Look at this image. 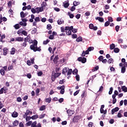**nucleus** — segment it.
<instances>
[{
  "label": "nucleus",
  "instance_id": "58836bf2",
  "mask_svg": "<svg viewBox=\"0 0 127 127\" xmlns=\"http://www.w3.org/2000/svg\"><path fill=\"white\" fill-rule=\"evenodd\" d=\"M20 16H21V18H23L25 17V14H24V12L21 11L20 12Z\"/></svg>",
  "mask_w": 127,
  "mask_h": 127
},
{
  "label": "nucleus",
  "instance_id": "20e7f679",
  "mask_svg": "<svg viewBox=\"0 0 127 127\" xmlns=\"http://www.w3.org/2000/svg\"><path fill=\"white\" fill-rule=\"evenodd\" d=\"M77 60L79 61V62H81V63L83 64L86 63V62H87V59L85 57H79L77 58Z\"/></svg>",
  "mask_w": 127,
  "mask_h": 127
},
{
  "label": "nucleus",
  "instance_id": "bf43d9fd",
  "mask_svg": "<svg viewBox=\"0 0 127 127\" xmlns=\"http://www.w3.org/2000/svg\"><path fill=\"white\" fill-rule=\"evenodd\" d=\"M12 69H13V66H12V65H10L8 67V71H10V70H12Z\"/></svg>",
  "mask_w": 127,
  "mask_h": 127
},
{
  "label": "nucleus",
  "instance_id": "f8f14e48",
  "mask_svg": "<svg viewBox=\"0 0 127 127\" xmlns=\"http://www.w3.org/2000/svg\"><path fill=\"white\" fill-rule=\"evenodd\" d=\"M19 124V122L17 120H15L13 122V127H17Z\"/></svg>",
  "mask_w": 127,
  "mask_h": 127
},
{
  "label": "nucleus",
  "instance_id": "5701e85b",
  "mask_svg": "<svg viewBox=\"0 0 127 127\" xmlns=\"http://www.w3.org/2000/svg\"><path fill=\"white\" fill-rule=\"evenodd\" d=\"M126 67L125 66H123L121 68V73H122V74H125V73H126Z\"/></svg>",
  "mask_w": 127,
  "mask_h": 127
},
{
  "label": "nucleus",
  "instance_id": "6e6d98bb",
  "mask_svg": "<svg viewBox=\"0 0 127 127\" xmlns=\"http://www.w3.org/2000/svg\"><path fill=\"white\" fill-rule=\"evenodd\" d=\"M31 117L30 116H27L26 117V122H28V121H30V120H31Z\"/></svg>",
  "mask_w": 127,
  "mask_h": 127
},
{
  "label": "nucleus",
  "instance_id": "39448f33",
  "mask_svg": "<svg viewBox=\"0 0 127 127\" xmlns=\"http://www.w3.org/2000/svg\"><path fill=\"white\" fill-rule=\"evenodd\" d=\"M64 7L65 8H67L69 5H70V3H69V1H65L63 2Z\"/></svg>",
  "mask_w": 127,
  "mask_h": 127
},
{
  "label": "nucleus",
  "instance_id": "c756f323",
  "mask_svg": "<svg viewBox=\"0 0 127 127\" xmlns=\"http://www.w3.org/2000/svg\"><path fill=\"white\" fill-rule=\"evenodd\" d=\"M107 62L108 64H112V63H114V59H113L112 58H111L108 60Z\"/></svg>",
  "mask_w": 127,
  "mask_h": 127
},
{
  "label": "nucleus",
  "instance_id": "de8ad7c7",
  "mask_svg": "<svg viewBox=\"0 0 127 127\" xmlns=\"http://www.w3.org/2000/svg\"><path fill=\"white\" fill-rule=\"evenodd\" d=\"M94 47H89L87 50H88V51L91 52V51H93V50H94Z\"/></svg>",
  "mask_w": 127,
  "mask_h": 127
},
{
  "label": "nucleus",
  "instance_id": "7c9ffc66",
  "mask_svg": "<svg viewBox=\"0 0 127 127\" xmlns=\"http://www.w3.org/2000/svg\"><path fill=\"white\" fill-rule=\"evenodd\" d=\"M32 120H37L38 119V115H33V116L31 117Z\"/></svg>",
  "mask_w": 127,
  "mask_h": 127
},
{
  "label": "nucleus",
  "instance_id": "0e129e2a",
  "mask_svg": "<svg viewBox=\"0 0 127 127\" xmlns=\"http://www.w3.org/2000/svg\"><path fill=\"white\" fill-rule=\"evenodd\" d=\"M31 9V11L32 13H36V9H34V8H32Z\"/></svg>",
  "mask_w": 127,
  "mask_h": 127
},
{
  "label": "nucleus",
  "instance_id": "c85d7f7f",
  "mask_svg": "<svg viewBox=\"0 0 127 127\" xmlns=\"http://www.w3.org/2000/svg\"><path fill=\"white\" fill-rule=\"evenodd\" d=\"M29 113H30V111L29 110H27L26 113H25V114L23 115V118H25V117H27L28 115H29Z\"/></svg>",
  "mask_w": 127,
  "mask_h": 127
},
{
  "label": "nucleus",
  "instance_id": "4468645a",
  "mask_svg": "<svg viewBox=\"0 0 127 127\" xmlns=\"http://www.w3.org/2000/svg\"><path fill=\"white\" fill-rule=\"evenodd\" d=\"M54 76L55 77V78H58V77L61 75V73L60 72L55 73V71H54Z\"/></svg>",
  "mask_w": 127,
  "mask_h": 127
},
{
  "label": "nucleus",
  "instance_id": "49530a36",
  "mask_svg": "<svg viewBox=\"0 0 127 127\" xmlns=\"http://www.w3.org/2000/svg\"><path fill=\"white\" fill-rule=\"evenodd\" d=\"M71 34H72V32L70 30H69L67 31H66V34L67 35H71Z\"/></svg>",
  "mask_w": 127,
  "mask_h": 127
},
{
  "label": "nucleus",
  "instance_id": "f3484780",
  "mask_svg": "<svg viewBox=\"0 0 127 127\" xmlns=\"http://www.w3.org/2000/svg\"><path fill=\"white\" fill-rule=\"evenodd\" d=\"M17 116H18V113H17V112H15L12 114V118H17Z\"/></svg>",
  "mask_w": 127,
  "mask_h": 127
},
{
  "label": "nucleus",
  "instance_id": "473e14b6",
  "mask_svg": "<svg viewBox=\"0 0 127 127\" xmlns=\"http://www.w3.org/2000/svg\"><path fill=\"white\" fill-rule=\"evenodd\" d=\"M114 51L115 53H119L120 52V49L118 48H115L114 49Z\"/></svg>",
  "mask_w": 127,
  "mask_h": 127
},
{
  "label": "nucleus",
  "instance_id": "4c0bfd02",
  "mask_svg": "<svg viewBox=\"0 0 127 127\" xmlns=\"http://www.w3.org/2000/svg\"><path fill=\"white\" fill-rule=\"evenodd\" d=\"M5 38V35H3L1 36V38H0V42H2V40L4 39Z\"/></svg>",
  "mask_w": 127,
  "mask_h": 127
},
{
  "label": "nucleus",
  "instance_id": "2f4dec72",
  "mask_svg": "<svg viewBox=\"0 0 127 127\" xmlns=\"http://www.w3.org/2000/svg\"><path fill=\"white\" fill-rule=\"evenodd\" d=\"M14 27L15 29H19L20 28V26H19V24H16L14 25Z\"/></svg>",
  "mask_w": 127,
  "mask_h": 127
},
{
  "label": "nucleus",
  "instance_id": "79ce46f5",
  "mask_svg": "<svg viewBox=\"0 0 127 127\" xmlns=\"http://www.w3.org/2000/svg\"><path fill=\"white\" fill-rule=\"evenodd\" d=\"M47 28L48 30H50V29H52V26L51 24H48L47 26Z\"/></svg>",
  "mask_w": 127,
  "mask_h": 127
},
{
  "label": "nucleus",
  "instance_id": "ea45409f",
  "mask_svg": "<svg viewBox=\"0 0 127 127\" xmlns=\"http://www.w3.org/2000/svg\"><path fill=\"white\" fill-rule=\"evenodd\" d=\"M68 15H69L70 18H74V14H71L70 12H68Z\"/></svg>",
  "mask_w": 127,
  "mask_h": 127
},
{
  "label": "nucleus",
  "instance_id": "a878e982",
  "mask_svg": "<svg viewBox=\"0 0 127 127\" xmlns=\"http://www.w3.org/2000/svg\"><path fill=\"white\" fill-rule=\"evenodd\" d=\"M72 74L73 75H77L78 74V69H77V68L74 69L72 71Z\"/></svg>",
  "mask_w": 127,
  "mask_h": 127
},
{
  "label": "nucleus",
  "instance_id": "37998d69",
  "mask_svg": "<svg viewBox=\"0 0 127 127\" xmlns=\"http://www.w3.org/2000/svg\"><path fill=\"white\" fill-rule=\"evenodd\" d=\"M114 90V88L113 87H111L110 88V90L109 91V95H112L113 94V90Z\"/></svg>",
  "mask_w": 127,
  "mask_h": 127
},
{
  "label": "nucleus",
  "instance_id": "8fccbe9b",
  "mask_svg": "<svg viewBox=\"0 0 127 127\" xmlns=\"http://www.w3.org/2000/svg\"><path fill=\"white\" fill-rule=\"evenodd\" d=\"M75 78L76 81H80V75H79V74H76L75 76Z\"/></svg>",
  "mask_w": 127,
  "mask_h": 127
},
{
  "label": "nucleus",
  "instance_id": "774afa93",
  "mask_svg": "<svg viewBox=\"0 0 127 127\" xmlns=\"http://www.w3.org/2000/svg\"><path fill=\"white\" fill-rule=\"evenodd\" d=\"M44 117H45V114H43L40 116L39 119H44Z\"/></svg>",
  "mask_w": 127,
  "mask_h": 127
},
{
  "label": "nucleus",
  "instance_id": "412c9836",
  "mask_svg": "<svg viewBox=\"0 0 127 127\" xmlns=\"http://www.w3.org/2000/svg\"><path fill=\"white\" fill-rule=\"evenodd\" d=\"M72 72H73V70H72L71 68L68 69L67 70V76H70V75H71L72 74Z\"/></svg>",
  "mask_w": 127,
  "mask_h": 127
},
{
  "label": "nucleus",
  "instance_id": "393cba45",
  "mask_svg": "<svg viewBox=\"0 0 127 127\" xmlns=\"http://www.w3.org/2000/svg\"><path fill=\"white\" fill-rule=\"evenodd\" d=\"M19 24H20V25H21L22 26H26V25H27V23H26V22L23 23V22L22 21H20L19 23Z\"/></svg>",
  "mask_w": 127,
  "mask_h": 127
},
{
  "label": "nucleus",
  "instance_id": "72a5a7b5",
  "mask_svg": "<svg viewBox=\"0 0 127 127\" xmlns=\"http://www.w3.org/2000/svg\"><path fill=\"white\" fill-rule=\"evenodd\" d=\"M23 31V29L20 28L17 31V34H20V33L22 34Z\"/></svg>",
  "mask_w": 127,
  "mask_h": 127
},
{
  "label": "nucleus",
  "instance_id": "9d476101",
  "mask_svg": "<svg viewBox=\"0 0 127 127\" xmlns=\"http://www.w3.org/2000/svg\"><path fill=\"white\" fill-rule=\"evenodd\" d=\"M68 70H69L68 67H64L63 69L62 73L64 75H66V73L68 72Z\"/></svg>",
  "mask_w": 127,
  "mask_h": 127
},
{
  "label": "nucleus",
  "instance_id": "680f3d73",
  "mask_svg": "<svg viewBox=\"0 0 127 127\" xmlns=\"http://www.w3.org/2000/svg\"><path fill=\"white\" fill-rule=\"evenodd\" d=\"M71 37H72V38H73V39H74L75 38H77V34H73L71 35Z\"/></svg>",
  "mask_w": 127,
  "mask_h": 127
},
{
  "label": "nucleus",
  "instance_id": "c03bdc74",
  "mask_svg": "<svg viewBox=\"0 0 127 127\" xmlns=\"http://www.w3.org/2000/svg\"><path fill=\"white\" fill-rule=\"evenodd\" d=\"M45 102H46V103H51V98H46L45 99Z\"/></svg>",
  "mask_w": 127,
  "mask_h": 127
},
{
  "label": "nucleus",
  "instance_id": "6e6552de",
  "mask_svg": "<svg viewBox=\"0 0 127 127\" xmlns=\"http://www.w3.org/2000/svg\"><path fill=\"white\" fill-rule=\"evenodd\" d=\"M3 55H4V56H6V55H7V53L8 52V49L6 48H4L3 49Z\"/></svg>",
  "mask_w": 127,
  "mask_h": 127
},
{
  "label": "nucleus",
  "instance_id": "e433bc0d",
  "mask_svg": "<svg viewBox=\"0 0 127 127\" xmlns=\"http://www.w3.org/2000/svg\"><path fill=\"white\" fill-rule=\"evenodd\" d=\"M49 42H50V40L47 39L46 41H43V44H44V45H46V44H48Z\"/></svg>",
  "mask_w": 127,
  "mask_h": 127
},
{
  "label": "nucleus",
  "instance_id": "338daca9",
  "mask_svg": "<svg viewBox=\"0 0 127 127\" xmlns=\"http://www.w3.org/2000/svg\"><path fill=\"white\" fill-rule=\"evenodd\" d=\"M49 39H51V40H53L54 39V36L53 35H51L49 37Z\"/></svg>",
  "mask_w": 127,
  "mask_h": 127
},
{
  "label": "nucleus",
  "instance_id": "5fc2aeb1",
  "mask_svg": "<svg viewBox=\"0 0 127 127\" xmlns=\"http://www.w3.org/2000/svg\"><path fill=\"white\" fill-rule=\"evenodd\" d=\"M115 30L117 32H119V30H120V26L117 25L115 27Z\"/></svg>",
  "mask_w": 127,
  "mask_h": 127
},
{
  "label": "nucleus",
  "instance_id": "a211bd4d",
  "mask_svg": "<svg viewBox=\"0 0 127 127\" xmlns=\"http://www.w3.org/2000/svg\"><path fill=\"white\" fill-rule=\"evenodd\" d=\"M80 3V1H74L73 4L74 6H77V5H79Z\"/></svg>",
  "mask_w": 127,
  "mask_h": 127
},
{
  "label": "nucleus",
  "instance_id": "69168bd1",
  "mask_svg": "<svg viewBox=\"0 0 127 127\" xmlns=\"http://www.w3.org/2000/svg\"><path fill=\"white\" fill-rule=\"evenodd\" d=\"M89 27L90 29H93V28H94V24H90Z\"/></svg>",
  "mask_w": 127,
  "mask_h": 127
},
{
  "label": "nucleus",
  "instance_id": "0eeeda50",
  "mask_svg": "<svg viewBox=\"0 0 127 127\" xmlns=\"http://www.w3.org/2000/svg\"><path fill=\"white\" fill-rule=\"evenodd\" d=\"M119 110H120V108L119 107H116L115 108L113 109L111 111L112 115H114L115 113L118 112Z\"/></svg>",
  "mask_w": 127,
  "mask_h": 127
},
{
  "label": "nucleus",
  "instance_id": "f704fd0d",
  "mask_svg": "<svg viewBox=\"0 0 127 127\" xmlns=\"http://www.w3.org/2000/svg\"><path fill=\"white\" fill-rule=\"evenodd\" d=\"M37 32V29L34 28L32 31V34H35Z\"/></svg>",
  "mask_w": 127,
  "mask_h": 127
},
{
  "label": "nucleus",
  "instance_id": "ddd939ff",
  "mask_svg": "<svg viewBox=\"0 0 127 127\" xmlns=\"http://www.w3.org/2000/svg\"><path fill=\"white\" fill-rule=\"evenodd\" d=\"M95 19L96 20H99L100 22H104V18H102L101 17H96Z\"/></svg>",
  "mask_w": 127,
  "mask_h": 127
},
{
  "label": "nucleus",
  "instance_id": "bb28decb",
  "mask_svg": "<svg viewBox=\"0 0 127 127\" xmlns=\"http://www.w3.org/2000/svg\"><path fill=\"white\" fill-rule=\"evenodd\" d=\"M122 91L125 92V93L127 92V87L126 86H123L122 87Z\"/></svg>",
  "mask_w": 127,
  "mask_h": 127
},
{
  "label": "nucleus",
  "instance_id": "13d9d810",
  "mask_svg": "<svg viewBox=\"0 0 127 127\" xmlns=\"http://www.w3.org/2000/svg\"><path fill=\"white\" fill-rule=\"evenodd\" d=\"M21 45L23 47H26L27 43H26L25 42H24L22 44H21Z\"/></svg>",
  "mask_w": 127,
  "mask_h": 127
},
{
  "label": "nucleus",
  "instance_id": "c9c22d12",
  "mask_svg": "<svg viewBox=\"0 0 127 127\" xmlns=\"http://www.w3.org/2000/svg\"><path fill=\"white\" fill-rule=\"evenodd\" d=\"M32 124V121H29L26 124V127H30L31 126V125Z\"/></svg>",
  "mask_w": 127,
  "mask_h": 127
},
{
  "label": "nucleus",
  "instance_id": "e2e57ef3",
  "mask_svg": "<svg viewBox=\"0 0 127 127\" xmlns=\"http://www.w3.org/2000/svg\"><path fill=\"white\" fill-rule=\"evenodd\" d=\"M108 20L109 22H113V18L112 17H108Z\"/></svg>",
  "mask_w": 127,
  "mask_h": 127
},
{
  "label": "nucleus",
  "instance_id": "7ed1b4c3",
  "mask_svg": "<svg viewBox=\"0 0 127 127\" xmlns=\"http://www.w3.org/2000/svg\"><path fill=\"white\" fill-rule=\"evenodd\" d=\"M81 120L80 116H75L73 117L72 119L73 123H78V122Z\"/></svg>",
  "mask_w": 127,
  "mask_h": 127
},
{
  "label": "nucleus",
  "instance_id": "09e8293b",
  "mask_svg": "<svg viewBox=\"0 0 127 127\" xmlns=\"http://www.w3.org/2000/svg\"><path fill=\"white\" fill-rule=\"evenodd\" d=\"M12 2H11V1H9L8 2L7 6H8V7H11V6H12Z\"/></svg>",
  "mask_w": 127,
  "mask_h": 127
},
{
  "label": "nucleus",
  "instance_id": "603ef678",
  "mask_svg": "<svg viewBox=\"0 0 127 127\" xmlns=\"http://www.w3.org/2000/svg\"><path fill=\"white\" fill-rule=\"evenodd\" d=\"M22 34H23L25 36H27V32H26V31H25V30H23V32L22 33Z\"/></svg>",
  "mask_w": 127,
  "mask_h": 127
},
{
  "label": "nucleus",
  "instance_id": "a18cd8bd",
  "mask_svg": "<svg viewBox=\"0 0 127 127\" xmlns=\"http://www.w3.org/2000/svg\"><path fill=\"white\" fill-rule=\"evenodd\" d=\"M110 25V22L109 21H106L105 23L104 26L107 27V26H109Z\"/></svg>",
  "mask_w": 127,
  "mask_h": 127
},
{
  "label": "nucleus",
  "instance_id": "a19ab883",
  "mask_svg": "<svg viewBox=\"0 0 127 127\" xmlns=\"http://www.w3.org/2000/svg\"><path fill=\"white\" fill-rule=\"evenodd\" d=\"M116 47V46L115 45V44H112L110 45V49L111 50H113Z\"/></svg>",
  "mask_w": 127,
  "mask_h": 127
},
{
  "label": "nucleus",
  "instance_id": "864d4df0",
  "mask_svg": "<svg viewBox=\"0 0 127 127\" xmlns=\"http://www.w3.org/2000/svg\"><path fill=\"white\" fill-rule=\"evenodd\" d=\"M75 6H72L70 8V10H71V11H74V10H75V9H76V7H75Z\"/></svg>",
  "mask_w": 127,
  "mask_h": 127
},
{
  "label": "nucleus",
  "instance_id": "9b49d317",
  "mask_svg": "<svg viewBox=\"0 0 127 127\" xmlns=\"http://www.w3.org/2000/svg\"><path fill=\"white\" fill-rule=\"evenodd\" d=\"M66 113L67 114H68L69 117H70V116H72V115H73V114H74V112H73V111L68 109V110L66 111Z\"/></svg>",
  "mask_w": 127,
  "mask_h": 127
},
{
  "label": "nucleus",
  "instance_id": "4d7b16f0",
  "mask_svg": "<svg viewBox=\"0 0 127 127\" xmlns=\"http://www.w3.org/2000/svg\"><path fill=\"white\" fill-rule=\"evenodd\" d=\"M98 60H99V61H101L102 62V61L104 60V57H103V56H99V57L98 58Z\"/></svg>",
  "mask_w": 127,
  "mask_h": 127
},
{
  "label": "nucleus",
  "instance_id": "3c124183",
  "mask_svg": "<svg viewBox=\"0 0 127 127\" xmlns=\"http://www.w3.org/2000/svg\"><path fill=\"white\" fill-rule=\"evenodd\" d=\"M35 21L36 22H39V21H40V19L39 18V17H36L35 18Z\"/></svg>",
  "mask_w": 127,
  "mask_h": 127
},
{
  "label": "nucleus",
  "instance_id": "b1692460",
  "mask_svg": "<svg viewBox=\"0 0 127 127\" xmlns=\"http://www.w3.org/2000/svg\"><path fill=\"white\" fill-rule=\"evenodd\" d=\"M0 73L2 76H4V74H5V71H4V69H1L0 70Z\"/></svg>",
  "mask_w": 127,
  "mask_h": 127
},
{
  "label": "nucleus",
  "instance_id": "1a4fd4ad",
  "mask_svg": "<svg viewBox=\"0 0 127 127\" xmlns=\"http://www.w3.org/2000/svg\"><path fill=\"white\" fill-rule=\"evenodd\" d=\"M23 40H24L23 38H22L21 37H18L15 38V41H18L19 42H21L23 41Z\"/></svg>",
  "mask_w": 127,
  "mask_h": 127
},
{
  "label": "nucleus",
  "instance_id": "6ab92c4d",
  "mask_svg": "<svg viewBox=\"0 0 127 127\" xmlns=\"http://www.w3.org/2000/svg\"><path fill=\"white\" fill-rule=\"evenodd\" d=\"M15 48H12L11 49L10 54H11V55H14V54H15Z\"/></svg>",
  "mask_w": 127,
  "mask_h": 127
},
{
  "label": "nucleus",
  "instance_id": "423d86ee",
  "mask_svg": "<svg viewBox=\"0 0 127 127\" xmlns=\"http://www.w3.org/2000/svg\"><path fill=\"white\" fill-rule=\"evenodd\" d=\"M58 60H59V57H58V55H57L55 57L53 60L54 64H57V63H58Z\"/></svg>",
  "mask_w": 127,
  "mask_h": 127
},
{
  "label": "nucleus",
  "instance_id": "052dcab7",
  "mask_svg": "<svg viewBox=\"0 0 127 127\" xmlns=\"http://www.w3.org/2000/svg\"><path fill=\"white\" fill-rule=\"evenodd\" d=\"M87 96V94L86 93V92L83 91V93L81 94V97L84 98V97H86Z\"/></svg>",
  "mask_w": 127,
  "mask_h": 127
},
{
  "label": "nucleus",
  "instance_id": "f03ea898",
  "mask_svg": "<svg viewBox=\"0 0 127 127\" xmlns=\"http://www.w3.org/2000/svg\"><path fill=\"white\" fill-rule=\"evenodd\" d=\"M8 89H7V87H3L1 88L0 90V95H1V94H6L7 92Z\"/></svg>",
  "mask_w": 127,
  "mask_h": 127
},
{
  "label": "nucleus",
  "instance_id": "f257e3e1",
  "mask_svg": "<svg viewBox=\"0 0 127 127\" xmlns=\"http://www.w3.org/2000/svg\"><path fill=\"white\" fill-rule=\"evenodd\" d=\"M37 43H38L37 41L34 40L33 44L30 46L31 50H33L34 52H36V51H41V47H37Z\"/></svg>",
  "mask_w": 127,
  "mask_h": 127
},
{
  "label": "nucleus",
  "instance_id": "2eb2a0df",
  "mask_svg": "<svg viewBox=\"0 0 127 127\" xmlns=\"http://www.w3.org/2000/svg\"><path fill=\"white\" fill-rule=\"evenodd\" d=\"M46 110V106L43 105L40 107L39 110L40 111H45Z\"/></svg>",
  "mask_w": 127,
  "mask_h": 127
},
{
  "label": "nucleus",
  "instance_id": "cd10ccee",
  "mask_svg": "<svg viewBox=\"0 0 127 127\" xmlns=\"http://www.w3.org/2000/svg\"><path fill=\"white\" fill-rule=\"evenodd\" d=\"M46 5H47V3H46V2H43L41 4V7L45 8V6H46Z\"/></svg>",
  "mask_w": 127,
  "mask_h": 127
},
{
  "label": "nucleus",
  "instance_id": "aec40b11",
  "mask_svg": "<svg viewBox=\"0 0 127 127\" xmlns=\"http://www.w3.org/2000/svg\"><path fill=\"white\" fill-rule=\"evenodd\" d=\"M104 108H105V105H101V107L100 108L101 114H104Z\"/></svg>",
  "mask_w": 127,
  "mask_h": 127
},
{
  "label": "nucleus",
  "instance_id": "4be33fe9",
  "mask_svg": "<svg viewBox=\"0 0 127 127\" xmlns=\"http://www.w3.org/2000/svg\"><path fill=\"white\" fill-rule=\"evenodd\" d=\"M83 40V38L82 37L79 36L77 38H76V41L77 42H80V41H82Z\"/></svg>",
  "mask_w": 127,
  "mask_h": 127
},
{
  "label": "nucleus",
  "instance_id": "dca6fc26",
  "mask_svg": "<svg viewBox=\"0 0 127 127\" xmlns=\"http://www.w3.org/2000/svg\"><path fill=\"white\" fill-rule=\"evenodd\" d=\"M37 122L35 121L33 123H32L31 127H37Z\"/></svg>",
  "mask_w": 127,
  "mask_h": 127
}]
</instances>
